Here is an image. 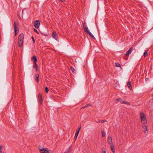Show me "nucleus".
<instances>
[{"label": "nucleus", "instance_id": "nucleus-1", "mask_svg": "<svg viewBox=\"0 0 153 153\" xmlns=\"http://www.w3.org/2000/svg\"><path fill=\"white\" fill-rule=\"evenodd\" d=\"M24 35L23 33L20 34L18 36V45L19 47H21L23 45Z\"/></svg>", "mask_w": 153, "mask_h": 153}, {"label": "nucleus", "instance_id": "nucleus-2", "mask_svg": "<svg viewBox=\"0 0 153 153\" xmlns=\"http://www.w3.org/2000/svg\"><path fill=\"white\" fill-rule=\"evenodd\" d=\"M141 121L143 123V124L145 125L147 123L146 117L143 113H141L140 115Z\"/></svg>", "mask_w": 153, "mask_h": 153}, {"label": "nucleus", "instance_id": "nucleus-3", "mask_svg": "<svg viewBox=\"0 0 153 153\" xmlns=\"http://www.w3.org/2000/svg\"><path fill=\"white\" fill-rule=\"evenodd\" d=\"M39 151L41 153H53V151L48 150V148L40 149Z\"/></svg>", "mask_w": 153, "mask_h": 153}, {"label": "nucleus", "instance_id": "nucleus-4", "mask_svg": "<svg viewBox=\"0 0 153 153\" xmlns=\"http://www.w3.org/2000/svg\"><path fill=\"white\" fill-rule=\"evenodd\" d=\"M40 25V22L39 20H36L34 22V25L36 28H38L39 27Z\"/></svg>", "mask_w": 153, "mask_h": 153}, {"label": "nucleus", "instance_id": "nucleus-5", "mask_svg": "<svg viewBox=\"0 0 153 153\" xmlns=\"http://www.w3.org/2000/svg\"><path fill=\"white\" fill-rule=\"evenodd\" d=\"M143 131L144 132V133H148V129L146 126L145 125H143L142 126Z\"/></svg>", "mask_w": 153, "mask_h": 153}, {"label": "nucleus", "instance_id": "nucleus-6", "mask_svg": "<svg viewBox=\"0 0 153 153\" xmlns=\"http://www.w3.org/2000/svg\"><path fill=\"white\" fill-rule=\"evenodd\" d=\"M38 100L39 103L40 104H42L43 99L42 98V95L39 93L38 94Z\"/></svg>", "mask_w": 153, "mask_h": 153}, {"label": "nucleus", "instance_id": "nucleus-7", "mask_svg": "<svg viewBox=\"0 0 153 153\" xmlns=\"http://www.w3.org/2000/svg\"><path fill=\"white\" fill-rule=\"evenodd\" d=\"M52 36L53 37V38H54L56 40H57V39H58L57 34L56 33L55 31H54L53 32V33L52 34Z\"/></svg>", "mask_w": 153, "mask_h": 153}, {"label": "nucleus", "instance_id": "nucleus-8", "mask_svg": "<svg viewBox=\"0 0 153 153\" xmlns=\"http://www.w3.org/2000/svg\"><path fill=\"white\" fill-rule=\"evenodd\" d=\"M133 50V48L132 47L130 48L129 50L126 52L125 54V55L126 56H128L131 53Z\"/></svg>", "mask_w": 153, "mask_h": 153}, {"label": "nucleus", "instance_id": "nucleus-9", "mask_svg": "<svg viewBox=\"0 0 153 153\" xmlns=\"http://www.w3.org/2000/svg\"><path fill=\"white\" fill-rule=\"evenodd\" d=\"M14 26L15 31L16 30V31H19V28L17 27L18 23L16 22H14Z\"/></svg>", "mask_w": 153, "mask_h": 153}, {"label": "nucleus", "instance_id": "nucleus-10", "mask_svg": "<svg viewBox=\"0 0 153 153\" xmlns=\"http://www.w3.org/2000/svg\"><path fill=\"white\" fill-rule=\"evenodd\" d=\"M107 142L108 143L112 145V139L111 137H108L107 139Z\"/></svg>", "mask_w": 153, "mask_h": 153}, {"label": "nucleus", "instance_id": "nucleus-11", "mask_svg": "<svg viewBox=\"0 0 153 153\" xmlns=\"http://www.w3.org/2000/svg\"><path fill=\"white\" fill-rule=\"evenodd\" d=\"M31 60L33 61V63L36 62L37 60L36 56L35 55L31 58Z\"/></svg>", "mask_w": 153, "mask_h": 153}, {"label": "nucleus", "instance_id": "nucleus-12", "mask_svg": "<svg viewBox=\"0 0 153 153\" xmlns=\"http://www.w3.org/2000/svg\"><path fill=\"white\" fill-rule=\"evenodd\" d=\"M122 100L120 98H119L117 99L115 101V102L116 103H120L121 104Z\"/></svg>", "mask_w": 153, "mask_h": 153}, {"label": "nucleus", "instance_id": "nucleus-13", "mask_svg": "<svg viewBox=\"0 0 153 153\" xmlns=\"http://www.w3.org/2000/svg\"><path fill=\"white\" fill-rule=\"evenodd\" d=\"M79 134V131H77L76 132L75 134V135L74 138V140L75 141L77 139Z\"/></svg>", "mask_w": 153, "mask_h": 153}, {"label": "nucleus", "instance_id": "nucleus-14", "mask_svg": "<svg viewBox=\"0 0 153 153\" xmlns=\"http://www.w3.org/2000/svg\"><path fill=\"white\" fill-rule=\"evenodd\" d=\"M127 85L128 86L129 88L131 90L132 89V86L131 85V82L130 81H128L127 83Z\"/></svg>", "mask_w": 153, "mask_h": 153}, {"label": "nucleus", "instance_id": "nucleus-15", "mask_svg": "<svg viewBox=\"0 0 153 153\" xmlns=\"http://www.w3.org/2000/svg\"><path fill=\"white\" fill-rule=\"evenodd\" d=\"M87 33L90 36V37L92 39H95V38L94 36V35L92 34L89 31Z\"/></svg>", "mask_w": 153, "mask_h": 153}, {"label": "nucleus", "instance_id": "nucleus-16", "mask_svg": "<svg viewBox=\"0 0 153 153\" xmlns=\"http://www.w3.org/2000/svg\"><path fill=\"white\" fill-rule=\"evenodd\" d=\"M83 28L85 32H86L87 33L90 31L87 26Z\"/></svg>", "mask_w": 153, "mask_h": 153}, {"label": "nucleus", "instance_id": "nucleus-17", "mask_svg": "<svg viewBox=\"0 0 153 153\" xmlns=\"http://www.w3.org/2000/svg\"><path fill=\"white\" fill-rule=\"evenodd\" d=\"M121 104H124L128 105H130V104L128 102L123 100H122Z\"/></svg>", "mask_w": 153, "mask_h": 153}, {"label": "nucleus", "instance_id": "nucleus-18", "mask_svg": "<svg viewBox=\"0 0 153 153\" xmlns=\"http://www.w3.org/2000/svg\"><path fill=\"white\" fill-rule=\"evenodd\" d=\"M33 68H35L36 71H38L37 69V65L36 64V62L34 63V65L33 66Z\"/></svg>", "mask_w": 153, "mask_h": 153}, {"label": "nucleus", "instance_id": "nucleus-19", "mask_svg": "<svg viewBox=\"0 0 153 153\" xmlns=\"http://www.w3.org/2000/svg\"><path fill=\"white\" fill-rule=\"evenodd\" d=\"M71 146L68 149V151L65 152L64 153H70L71 151Z\"/></svg>", "mask_w": 153, "mask_h": 153}, {"label": "nucleus", "instance_id": "nucleus-20", "mask_svg": "<svg viewBox=\"0 0 153 153\" xmlns=\"http://www.w3.org/2000/svg\"><path fill=\"white\" fill-rule=\"evenodd\" d=\"M111 151H112V152L114 153H115V150H114V146L112 144V145H111Z\"/></svg>", "mask_w": 153, "mask_h": 153}, {"label": "nucleus", "instance_id": "nucleus-21", "mask_svg": "<svg viewBox=\"0 0 153 153\" xmlns=\"http://www.w3.org/2000/svg\"><path fill=\"white\" fill-rule=\"evenodd\" d=\"M35 77L36 78V80L37 82H39V75L38 74H36L35 75Z\"/></svg>", "mask_w": 153, "mask_h": 153}, {"label": "nucleus", "instance_id": "nucleus-22", "mask_svg": "<svg viewBox=\"0 0 153 153\" xmlns=\"http://www.w3.org/2000/svg\"><path fill=\"white\" fill-rule=\"evenodd\" d=\"M71 69L73 73H74V74L75 73V70L74 69V68L73 67L71 66Z\"/></svg>", "mask_w": 153, "mask_h": 153}, {"label": "nucleus", "instance_id": "nucleus-23", "mask_svg": "<svg viewBox=\"0 0 153 153\" xmlns=\"http://www.w3.org/2000/svg\"><path fill=\"white\" fill-rule=\"evenodd\" d=\"M102 134L103 137H104L105 135V133L104 131L102 130Z\"/></svg>", "mask_w": 153, "mask_h": 153}, {"label": "nucleus", "instance_id": "nucleus-24", "mask_svg": "<svg viewBox=\"0 0 153 153\" xmlns=\"http://www.w3.org/2000/svg\"><path fill=\"white\" fill-rule=\"evenodd\" d=\"M115 64L116 66L117 67H121V65L120 64V63H115Z\"/></svg>", "mask_w": 153, "mask_h": 153}, {"label": "nucleus", "instance_id": "nucleus-25", "mask_svg": "<svg viewBox=\"0 0 153 153\" xmlns=\"http://www.w3.org/2000/svg\"><path fill=\"white\" fill-rule=\"evenodd\" d=\"M148 51H145L143 53V55L145 57H146L147 56Z\"/></svg>", "mask_w": 153, "mask_h": 153}, {"label": "nucleus", "instance_id": "nucleus-26", "mask_svg": "<svg viewBox=\"0 0 153 153\" xmlns=\"http://www.w3.org/2000/svg\"><path fill=\"white\" fill-rule=\"evenodd\" d=\"M90 106V105H89V104H87L86 105H85V106L83 107L82 108H86V107H88V106Z\"/></svg>", "mask_w": 153, "mask_h": 153}, {"label": "nucleus", "instance_id": "nucleus-27", "mask_svg": "<svg viewBox=\"0 0 153 153\" xmlns=\"http://www.w3.org/2000/svg\"><path fill=\"white\" fill-rule=\"evenodd\" d=\"M34 31L37 34H39V32H38V31L36 29H34Z\"/></svg>", "mask_w": 153, "mask_h": 153}, {"label": "nucleus", "instance_id": "nucleus-28", "mask_svg": "<svg viewBox=\"0 0 153 153\" xmlns=\"http://www.w3.org/2000/svg\"><path fill=\"white\" fill-rule=\"evenodd\" d=\"M49 90L48 88L46 87L45 88V91L46 93H48V92Z\"/></svg>", "mask_w": 153, "mask_h": 153}, {"label": "nucleus", "instance_id": "nucleus-29", "mask_svg": "<svg viewBox=\"0 0 153 153\" xmlns=\"http://www.w3.org/2000/svg\"><path fill=\"white\" fill-rule=\"evenodd\" d=\"M31 38H32V40H33V43L34 44L35 43V39H34V37L33 36H31Z\"/></svg>", "mask_w": 153, "mask_h": 153}, {"label": "nucleus", "instance_id": "nucleus-30", "mask_svg": "<svg viewBox=\"0 0 153 153\" xmlns=\"http://www.w3.org/2000/svg\"><path fill=\"white\" fill-rule=\"evenodd\" d=\"M82 25L83 28L86 26V23L85 22L82 23Z\"/></svg>", "mask_w": 153, "mask_h": 153}, {"label": "nucleus", "instance_id": "nucleus-31", "mask_svg": "<svg viewBox=\"0 0 153 153\" xmlns=\"http://www.w3.org/2000/svg\"><path fill=\"white\" fill-rule=\"evenodd\" d=\"M104 123L103 120H99L98 122H97V123Z\"/></svg>", "mask_w": 153, "mask_h": 153}, {"label": "nucleus", "instance_id": "nucleus-32", "mask_svg": "<svg viewBox=\"0 0 153 153\" xmlns=\"http://www.w3.org/2000/svg\"><path fill=\"white\" fill-rule=\"evenodd\" d=\"M2 149V146L0 145V152H2L1 150Z\"/></svg>", "mask_w": 153, "mask_h": 153}, {"label": "nucleus", "instance_id": "nucleus-33", "mask_svg": "<svg viewBox=\"0 0 153 153\" xmlns=\"http://www.w3.org/2000/svg\"><path fill=\"white\" fill-rule=\"evenodd\" d=\"M102 151L103 153H106V151L105 150H104L103 149H102Z\"/></svg>", "mask_w": 153, "mask_h": 153}, {"label": "nucleus", "instance_id": "nucleus-34", "mask_svg": "<svg viewBox=\"0 0 153 153\" xmlns=\"http://www.w3.org/2000/svg\"><path fill=\"white\" fill-rule=\"evenodd\" d=\"M15 35H16L17 34V31H16V30L15 31Z\"/></svg>", "mask_w": 153, "mask_h": 153}, {"label": "nucleus", "instance_id": "nucleus-35", "mask_svg": "<svg viewBox=\"0 0 153 153\" xmlns=\"http://www.w3.org/2000/svg\"><path fill=\"white\" fill-rule=\"evenodd\" d=\"M59 0L62 2H63L65 1V0Z\"/></svg>", "mask_w": 153, "mask_h": 153}, {"label": "nucleus", "instance_id": "nucleus-36", "mask_svg": "<svg viewBox=\"0 0 153 153\" xmlns=\"http://www.w3.org/2000/svg\"><path fill=\"white\" fill-rule=\"evenodd\" d=\"M81 128V126H80L78 130V131H79V130Z\"/></svg>", "mask_w": 153, "mask_h": 153}, {"label": "nucleus", "instance_id": "nucleus-37", "mask_svg": "<svg viewBox=\"0 0 153 153\" xmlns=\"http://www.w3.org/2000/svg\"><path fill=\"white\" fill-rule=\"evenodd\" d=\"M104 123L105 122H107V121L106 120H103Z\"/></svg>", "mask_w": 153, "mask_h": 153}, {"label": "nucleus", "instance_id": "nucleus-38", "mask_svg": "<svg viewBox=\"0 0 153 153\" xmlns=\"http://www.w3.org/2000/svg\"><path fill=\"white\" fill-rule=\"evenodd\" d=\"M96 123H97V122H99V121H96Z\"/></svg>", "mask_w": 153, "mask_h": 153}, {"label": "nucleus", "instance_id": "nucleus-39", "mask_svg": "<svg viewBox=\"0 0 153 153\" xmlns=\"http://www.w3.org/2000/svg\"><path fill=\"white\" fill-rule=\"evenodd\" d=\"M0 153H2V152H0Z\"/></svg>", "mask_w": 153, "mask_h": 153}, {"label": "nucleus", "instance_id": "nucleus-40", "mask_svg": "<svg viewBox=\"0 0 153 153\" xmlns=\"http://www.w3.org/2000/svg\"><path fill=\"white\" fill-rule=\"evenodd\" d=\"M128 59V58L127 59H126V60Z\"/></svg>", "mask_w": 153, "mask_h": 153}, {"label": "nucleus", "instance_id": "nucleus-41", "mask_svg": "<svg viewBox=\"0 0 153 153\" xmlns=\"http://www.w3.org/2000/svg\"><path fill=\"white\" fill-rule=\"evenodd\" d=\"M126 153H128L126 152Z\"/></svg>", "mask_w": 153, "mask_h": 153}]
</instances>
